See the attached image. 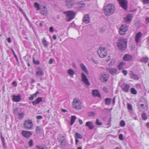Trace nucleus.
Here are the masks:
<instances>
[{"mask_svg": "<svg viewBox=\"0 0 149 149\" xmlns=\"http://www.w3.org/2000/svg\"><path fill=\"white\" fill-rule=\"evenodd\" d=\"M122 72L125 76H126L127 74V71L125 70H123Z\"/></svg>", "mask_w": 149, "mask_h": 149, "instance_id": "54", "label": "nucleus"}, {"mask_svg": "<svg viewBox=\"0 0 149 149\" xmlns=\"http://www.w3.org/2000/svg\"><path fill=\"white\" fill-rule=\"evenodd\" d=\"M80 66L81 69L84 71V72L86 73L87 74H88V70L86 67L83 64H80Z\"/></svg>", "mask_w": 149, "mask_h": 149, "instance_id": "27", "label": "nucleus"}, {"mask_svg": "<svg viewBox=\"0 0 149 149\" xmlns=\"http://www.w3.org/2000/svg\"><path fill=\"white\" fill-rule=\"evenodd\" d=\"M10 50L11 51V52H12L13 54L14 55V57L15 58L17 61H18V59L17 58V56L15 54V52L13 50V49L12 48H11L10 49Z\"/></svg>", "mask_w": 149, "mask_h": 149, "instance_id": "39", "label": "nucleus"}, {"mask_svg": "<svg viewBox=\"0 0 149 149\" xmlns=\"http://www.w3.org/2000/svg\"><path fill=\"white\" fill-rule=\"evenodd\" d=\"M146 126L147 128H149V122L146 124Z\"/></svg>", "mask_w": 149, "mask_h": 149, "instance_id": "64", "label": "nucleus"}, {"mask_svg": "<svg viewBox=\"0 0 149 149\" xmlns=\"http://www.w3.org/2000/svg\"><path fill=\"white\" fill-rule=\"evenodd\" d=\"M144 105L143 104H141L138 107L139 110L141 111H144L147 108V105L146 104L144 107Z\"/></svg>", "mask_w": 149, "mask_h": 149, "instance_id": "23", "label": "nucleus"}, {"mask_svg": "<svg viewBox=\"0 0 149 149\" xmlns=\"http://www.w3.org/2000/svg\"><path fill=\"white\" fill-rule=\"evenodd\" d=\"M132 57L131 55L129 54H126L124 56L123 58L125 61H132Z\"/></svg>", "mask_w": 149, "mask_h": 149, "instance_id": "16", "label": "nucleus"}, {"mask_svg": "<svg viewBox=\"0 0 149 149\" xmlns=\"http://www.w3.org/2000/svg\"><path fill=\"white\" fill-rule=\"evenodd\" d=\"M12 85H14L15 87H16L17 86V84L16 81H13L12 83Z\"/></svg>", "mask_w": 149, "mask_h": 149, "instance_id": "57", "label": "nucleus"}, {"mask_svg": "<svg viewBox=\"0 0 149 149\" xmlns=\"http://www.w3.org/2000/svg\"><path fill=\"white\" fill-rule=\"evenodd\" d=\"M92 94L94 97H98L100 98H101V95L99 93V91L97 90H93L92 91Z\"/></svg>", "mask_w": 149, "mask_h": 149, "instance_id": "19", "label": "nucleus"}, {"mask_svg": "<svg viewBox=\"0 0 149 149\" xmlns=\"http://www.w3.org/2000/svg\"><path fill=\"white\" fill-rule=\"evenodd\" d=\"M36 147L38 149H47V148L46 146H36Z\"/></svg>", "mask_w": 149, "mask_h": 149, "instance_id": "40", "label": "nucleus"}, {"mask_svg": "<svg viewBox=\"0 0 149 149\" xmlns=\"http://www.w3.org/2000/svg\"><path fill=\"white\" fill-rule=\"evenodd\" d=\"M120 125L121 127H124L125 125V123L123 120H121L120 122Z\"/></svg>", "mask_w": 149, "mask_h": 149, "instance_id": "44", "label": "nucleus"}, {"mask_svg": "<svg viewBox=\"0 0 149 149\" xmlns=\"http://www.w3.org/2000/svg\"><path fill=\"white\" fill-rule=\"evenodd\" d=\"M75 138L77 139H82L83 136L81 134L78 133V132H76L75 133Z\"/></svg>", "mask_w": 149, "mask_h": 149, "instance_id": "34", "label": "nucleus"}, {"mask_svg": "<svg viewBox=\"0 0 149 149\" xmlns=\"http://www.w3.org/2000/svg\"><path fill=\"white\" fill-rule=\"evenodd\" d=\"M82 105L81 103H73V108L76 110H79L81 108Z\"/></svg>", "mask_w": 149, "mask_h": 149, "instance_id": "17", "label": "nucleus"}, {"mask_svg": "<svg viewBox=\"0 0 149 149\" xmlns=\"http://www.w3.org/2000/svg\"><path fill=\"white\" fill-rule=\"evenodd\" d=\"M89 115L91 116H93L95 115V113L93 112H90Z\"/></svg>", "mask_w": 149, "mask_h": 149, "instance_id": "63", "label": "nucleus"}, {"mask_svg": "<svg viewBox=\"0 0 149 149\" xmlns=\"http://www.w3.org/2000/svg\"><path fill=\"white\" fill-rule=\"evenodd\" d=\"M95 124L97 125H102V122H101L100 120L98 119H97L96 121L95 122Z\"/></svg>", "mask_w": 149, "mask_h": 149, "instance_id": "43", "label": "nucleus"}, {"mask_svg": "<svg viewBox=\"0 0 149 149\" xmlns=\"http://www.w3.org/2000/svg\"><path fill=\"white\" fill-rule=\"evenodd\" d=\"M83 20L86 23L88 24L90 22V18L88 14L85 15L83 18Z\"/></svg>", "mask_w": 149, "mask_h": 149, "instance_id": "22", "label": "nucleus"}, {"mask_svg": "<svg viewBox=\"0 0 149 149\" xmlns=\"http://www.w3.org/2000/svg\"><path fill=\"white\" fill-rule=\"evenodd\" d=\"M65 2L66 6L69 8H72L75 4L74 0H65Z\"/></svg>", "mask_w": 149, "mask_h": 149, "instance_id": "9", "label": "nucleus"}, {"mask_svg": "<svg viewBox=\"0 0 149 149\" xmlns=\"http://www.w3.org/2000/svg\"><path fill=\"white\" fill-rule=\"evenodd\" d=\"M29 146L30 147H31L32 146H33V141L31 139L30 140V141L29 143Z\"/></svg>", "mask_w": 149, "mask_h": 149, "instance_id": "47", "label": "nucleus"}, {"mask_svg": "<svg viewBox=\"0 0 149 149\" xmlns=\"http://www.w3.org/2000/svg\"><path fill=\"white\" fill-rule=\"evenodd\" d=\"M33 62L34 64L37 65L39 64L40 63V62L39 61H36L34 59L33 60Z\"/></svg>", "mask_w": 149, "mask_h": 149, "instance_id": "52", "label": "nucleus"}, {"mask_svg": "<svg viewBox=\"0 0 149 149\" xmlns=\"http://www.w3.org/2000/svg\"><path fill=\"white\" fill-rule=\"evenodd\" d=\"M76 118V116H71V118L70 123L71 125H73Z\"/></svg>", "mask_w": 149, "mask_h": 149, "instance_id": "33", "label": "nucleus"}, {"mask_svg": "<svg viewBox=\"0 0 149 149\" xmlns=\"http://www.w3.org/2000/svg\"><path fill=\"white\" fill-rule=\"evenodd\" d=\"M16 103L15 104H13V106L14 107L13 108V111L14 113L15 114H18V118L19 119H21L23 118L24 116V113H18V108L17 107H14V106H16Z\"/></svg>", "mask_w": 149, "mask_h": 149, "instance_id": "7", "label": "nucleus"}, {"mask_svg": "<svg viewBox=\"0 0 149 149\" xmlns=\"http://www.w3.org/2000/svg\"><path fill=\"white\" fill-rule=\"evenodd\" d=\"M120 6L125 10L127 8V0H118Z\"/></svg>", "mask_w": 149, "mask_h": 149, "instance_id": "8", "label": "nucleus"}, {"mask_svg": "<svg viewBox=\"0 0 149 149\" xmlns=\"http://www.w3.org/2000/svg\"><path fill=\"white\" fill-rule=\"evenodd\" d=\"M40 12L43 15H46L47 13V9L45 6L42 7L41 10Z\"/></svg>", "mask_w": 149, "mask_h": 149, "instance_id": "26", "label": "nucleus"}, {"mask_svg": "<svg viewBox=\"0 0 149 149\" xmlns=\"http://www.w3.org/2000/svg\"><path fill=\"white\" fill-rule=\"evenodd\" d=\"M13 101L15 102H19L20 101L21 97L20 95H13L12 98Z\"/></svg>", "mask_w": 149, "mask_h": 149, "instance_id": "20", "label": "nucleus"}, {"mask_svg": "<svg viewBox=\"0 0 149 149\" xmlns=\"http://www.w3.org/2000/svg\"><path fill=\"white\" fill-rule=\"evenodd\" d=\"M42 128L40 126H37L36 128V131L37 133H39L41 131Z\"/></svg>", "mask_w": 149, "mask_h": 149, "instance_id": "36", "label": "nucleus"}, {"mask_svg": "<svg viewBox=\"0 0 149 149\" xmlns=\"http://www.w3.org/2000/svg\"><path fill=\"white\" fill-rule=\"evenodd\" d=\"M7 40L8 42L9 43H11V38L10 37L8 38L7 39Z\"/></svg>", "mask_w": 149, "mask_h": 149, "instance_id": "59", "label": "nucleus"}, {"mask_svg": "<svg viewBox=\"0 0 149 149\" xmlns=\"http://www.w3.org/2000/svg\"><path fill=\"white\" fill-rule=\"evenodd\" d=\"M58 139L59 140H63V139L64 140V136L62 134H59L58 136Z\"/></svg>", "mask_w": 149, "mask_h": 149, "instance_id": "41", "label": "nucleus"}, {"mask_svg": "<svg viewBox=\"0 0 149 149\" xmlns=\"http://www.w3.org/2000/svg\"><path fill=\"white\" fill-rule=\"evenodd\" d=\"M86 126L88 127L90 130H92L94 128V126L92 122L88 121L86 122Z\"/></svg>", "mask_w": 149, "mask_h": 149, "instance_id": "18", "label": "nucleus"}, {"mask_svg": "<svg viewBox=\"0 0 149 149\" xmlns=\"http://www.w3.org/2000/svg\"><path fill=\"white\" fill-rule=\"evenodd\" d=\"M36 96L34 95V94L32 95L31 97H29V100H32L33 99L34 97Z\"/></svg>", "mask_w": 149, "mask_h": 149, "instance_id": "53", "label": "nucleus"}, {"mask_svg": "<svg viewBox=\"0 0 149 149\" xmlns=\"http://www.w3.org/2000/svg\"><path fill=\"white\" fill-rule=\"evenodd\" d=\"M119 138L120 140H123V135L122 134H120L119 135Z\"/></svg>", "mask_w": 149, "mask_h": 149, "instance_id": "56", "label": "nucleus"}, {"mask_svg": "<svg viewBox=\"0 0 149 149\" xmlns=\"http://www.w3.org/2000/svg\"><path fill=\"white\" fill-rule=\"evenodd\" d=\"M149 60V58L148 57H143L141 58L140 61L144 63H147Z\"/></svg>", "mask_w": 149, "mask_h": 149, "instance_id": "25", "label": "nucleus"}, {"mask_svg": "<svg viewBox=\"0 0 149 149\" xmlns=\"http://www.w3.org/2000/svg\"><path fill=\"white\" fill-rule=\"evenodd\" d=\"M80 102V101L79 99L78 98H75L73 99L72 102Z\"/></svg>", "mask_w": 149, "mask_h": 149, "instance_id": "50", "label": "nucleus"}, {"mask_svg": "<svg viewBox=\"0 0 149 149\" xmlns=\"http://www.w3.org/2000/svg\"><path fill=\"white\" fill-rule=\"evenodd\" d=\"M99 56L102 58L106 56L107 55V50L102 47H100L98 49L97 52Z\"/></svg>", "mask_w": 149, "mask_h": 149, "instance_id": "5", "label": "nucleus"}, {"mask_svg": "<svg viewBox=\"0 0 149 149\" xmlns=\"http://www.w3.org/2000/svg\"><path fill=\"white\" fill-rule=\"evenodd\" d=\"M42 100V97H38L36 100L35 102L32 101V102H40Z\"/></svg>", "mask_w": 149, "mask_h": 149, "instance_id": "42", "label": "nucleus"}, {"mask_svg": "<svg viewBox=\"0 0 149 149\" xmlns=\"http://www.w3.org/2000/svg\"><path fill=\"white\" fill-rule=\"evenodd\" d=\"M111 99L110 98H107L105 99V102H111Z\"/></svg>", "mask_w": 149, "mask_h": 149, "instance_id": "49", "label": "nucleus"}, {"mask_svg": "<svg viewBox=\"0 0 149 149\" xmlns=\"http://www.w3.org/2000/svg\"><path fill=\"white\" fill-rule=\"evenodd\" d=\"M142 117L144 120H146L147 118V116L145 113H143L142 114Z\"/></svg>", "mask_w": 149, "mask_h": 149, "instance_id": "37", "label": "nucleus"}, {"mask_svg": "<svg viewBox=\"0 0 149 149\" xmlns=\"http://www.w3.org/2000/svg\"><path fill=\"white\" fill-rule=\"evenodd\" d=\"M53 61L52 59V58L50 59L49 61V63L50 64H51L53 63Z\"/></svg>", "mask_w": 149, "mask_h": 149, "instance_id": "60", "label": "nucleus"}, {"mask_svg": "<svg viewBox=\"0 0 149 149\" xmlns=\"http://www.w3.org/2000/svg\"><path fill=\"white\" fill-rule=\"evenodd\" d=\"M53 30H54V29L51 26L49 28V30L50 32H53Z\"/></svg>", "mask_w": 149, "mask_h": 149, "instance_id": "58", "label": "nucleus"}, {"mask_svg": "<svg viewBox=\"0 0 149 149\" xmlns=\"http://www.w3.org/2000/svg\"><path fill=\"white\" fill-rule=\"evenodd\" d=\"M66 142L63 139L61 140V147L62 148H64L66 146Z\"/></svg>", "mask_w": 149, "mask_h": 149, "instance_id": "32", "label": "nucleus"}, {"mask_svg": "<svg viewBox=\"0 0 149 149\" xmlns=\"http://www.w3.org/2000/svg\"><path fill=\"white\" fill-rule=\"evenodd\" d=\"M125 63L123 62H121L118 65V67L119 69L120 70L123 68V66L125 65Z\"/></svg>", "mask_w": 149, "mask_h": 149, "instance_id": "31", "label": "nucleus"}, {"mask_svg": "<svg viewBox=\"0 0 149 149\" xmlns=\"http://www.w3.org/2000/svg\"><path fill=\"white\" fill-rule=\"evenodd\" d=\"M91 60L95 64H97L99 63L97 60L94 58H92Z\"/></svg>", "mask_w": 149, "mask_h": 149, "instance_id": "45", "label": "nucleus"}, {"mask_svg": "<svg viewBox=\"0 0 149 149\" xmlns=\"http://www.w3.org/2000/svg\"><path fill=\"white\" fill-rule=\"evenodd\" d=\"M34 6L36 8L37 10H39L41 9L39 4L37 2H35L34 3Z\"/></svg>", "mask_w": 149, "mask_h": 149, "instance_id": "35", "label": "nucleus"}, {"mask_svg": "<svg viewBox=\"0 0 149 149\" xmlns=\"http://www.w3.org/2000/svg\"><path fill=\"white\" fill-rule=\"evenodd\" d=\"M81 80L87 86H89L90 84L86 76L83 73H81Z\"/></svg>", "mask_w": 149, "mask_h": 149, "instance_id": "10", "label": "nucleus"}, {"mask_svg": "<svg viewBox=\"0 0 149 149\" xmlns=\"http://www.w3.org/2000/svg\"><path fill=\"white\" fill-rule=\"evenodd\" d=\"M24 126L26 129L30 130L32 129L33 126V125L32 121L31 120H28L24 121Z\"/></svg>", "mask_w": 149, "mask_h": 149, "instance_id": "6", "label": "nucleus"}, {"mask_svg": "<svg viewBox=\"0 0 149 149\" xmlns=\"http://www.w3.org/2000/svg\"><path fill=\"white\" fill-rule=\"evenodd\" d=\"M67 72L70 76H73L75 73L74 71L71 69L68 70Z\"/></svg>", "mask_w": 149, "mask_h": 149, "instance_id": "29", "label": "nucleus"}, {"mask_svg": "<svg viewBox=\"0 0 149 149\" xmlns=\"http://www.w3.org/2000/svg\"><path fill=\"white\" fill-rule=\"evenodd\" d=\"M64 14L65 15L67 19V21L69 22L74 18L76 13L73 11L69 10L64 11L63 12Z\"/></svg>", "mask_w": 149, "mask_h": 149, "instance_id": "3", "label": "nucleus"}, {"mask_svg": "<svg viewBox=\"0 0 149 149\" xmlns=\"http://www.w3.org/2000/svg\"><path fill=\"white\" fill-rule=\"evenodd\" d=\"M130 77L135 80H138L139 79L138 76L134 74L132 71H131L130 72Z\"/></svg>", "mask_w": 149, "mask_h": 149, "instance_id": "24", "label": "nucleus"}, {"mask_svg": "<svg viewBox=\"0 0 149 149\" xmlns=\"http://www.w3.org/2000/svg\"><path fill=\"white\" fill-rule=\"evenodd\" d=\"M130 87L129 85L125 83H123L121 86L122 90L125 92H128Z\"/></svg>", "mask_w": 149, "mask_h": 149, "instance_id": "14", "label": "nucleus"}, {"mask_svg": "<svg viewBox=\"0 0 149 149\" xmlns=\"http://www.w3.org/2000/svg\"><path fill=\"white\" fill-rule=\"evenodd\" d=\"M42 43L45 47H47L49 43L47 42L45 38H44L42 40Z\"/></svg>", "mask_w": 149, "mask_h": 149, "instance_id": "28", "label": "nucleus"}, {"mask_svg": "<svg viewBox=\"0 0 149 149\" xmlns=\"http://www.w3.org/2000/svg\"><path fill=\"white\" fill-rule=\"evenodd\" d=\"M144 4H148L149 3V0H142Z\"/></svg>", "mask_w": 149, "mask_h": 149, "instance_id": "51", "label": "nucleus"}, {"mask_svg": "<svg viewBox=\"0 0 149 149\" xmlns=\"http://www.w3.org/2000/svg\"><path fill=\"white\" fill-rule=\"evenodd\" d=\"M131 92L133 94H136L137 93V91L136 89L134 88H132L131 89Z\"/></svg>", "mask_w": 149, "mask_h": 149, "instance_id": "38", "label": "nucleus"}, {"mask_svg": "<svg viewBox=\"0 0 149 149\" xmlns=\"http://www.w3.org/2000/svg\"><path fill=\"white\" fill-rule=\"evenodd\" d=\"M132 15L130 14H129L127 16L124 18L125 22L127 23H129L131 20Z\"/></svg>", "mask_w": 149, "mask_h": 149, "instance_id": "21", "label": "nucleus"}, {"mask_svg": "<svg viewBox=\"0 0 149 149\" xmlns=\"http://www.w3.org/2000/svg\"><path fill=\"white\" fill-rule=\"evenodd\" d=\"M146 23H149V17H147L146 19Z\"/></svg>", "mask_w": 149, "mask_h": 149, "instance_id": "62", "label": "nucleus"}, {"mask_svg": "<svg viewBox=\"0 0 149 149\" xmlns=\"http://www.w3.org/2000/svg\"><path fill=\"white\" fill-rule=\"evenodd\" d=\"M2 146H3V147L5 149H6V145L5 143V142L2 143Z\"/></svg>", "mask_w": 149, "mask_h": 149, "instance_id": "61", "label": "nucleus"}, {"mask_svg": "<svg viewBox=\"0 0 149 149\" xmlns=\"http://www.w3.org/2000/svg\"><path fill=\"white\" fill-rule=\"evenodd\" d=\"M127 43V39L124 38H121L117 40L116 45L118 49L121 51H123L126 48Z\"/></svg>", "mask_w": 149, "mask_h": 149, "instance_id": "1", "label": "nucleus"}, {"mask_svg": "<svg viewBox=\"0 0 149 149\" xmlns=\"http://www.w3.org/2000/svg\"><path fill=\"white\" fill-rule=\"evenodd\" d=\"M44 74L42 70L36 71V75L37 76H43Z\"/></svg>", "mask_w": 149, "mask_h": 149, "instance_id": "30", "label": "nucleus"}, {"mask_svg": "<svg viewBox=\"0 0 149 149\" xmlns=\"http://www.w3.org/2000/svg\"><path fill=\"white\" fill-rule=\"evenodd\" d=\"M42 116H40V115L36 117V118L38 120L41 119H42Z\"/></svg>", "mask_w": 149, "mask_h": 149, "instance_id": "55", "label": "nucleus"}, {"mask_svg": "<svg viewBox=\"0 0 149 149\" xmlns=\"http://www.w3.org/2000/svg\"><path fill=\"white\" fill-rule=\"evenodd\" d=\"M32 133L31 131L22 130V135L25 138H29L32 135Z\"/></svg>", "mask_w": 149, "mask_h": 149, "instance_id": "11", "label": "nucleus"}, {"mask_svg": "<svg viewBox=\"0 0 149 149\" xmlns=\"http://www.w3.org/2000/svg\"><path fill=\"white\" fill-rule=\"evenodd\" d=\"M127 107L128 109L129 110H130V111H132V105L131 104H130L129 103H128L127 104Z\"/></svg>", "mask_w": 149, "mask_h": 149, "instance_id": "46", "label": "nucleus"}, {"mask_svg": "<svg viewBox=\"0 0 149 149\" xmlns=\"http://www.w3.org/2000/svg\"><path fill=\"white\" fill-rule=\"evenodd\" d=\"M107 71L112 75L116 74L117 72L118 69L116 68H107Z\"/></svg>", "mask_w": 149, "mask_h": 149, "instance_id": "15", "label": "nucleus"}, {"mask_svg": "<svg viewBox=\"0 0 149 149\" xmlns=\"http://www.w3.org/2000/svg\"><path fill=\"white\" fill-rule=\"evenodd\" d=\"M100 80L102 82H104L107 81L109 78V76L106 74H101L100 77Z\"/></svg>", "mask_w": 149, "mask_h": 149, "instance_id": "13", "label": "nucleus"}, {"mask_svg": "<svg viewBox=\"0 0 149 149\" xmlns=\"http://www.w3.org/2000/svg\"><path fill=\"white\" fill-rule=\"evenodd\" d=\"M142 36V33L141 32H138L136 35L135 41L136 43L139 42L141 41V38Z\"/></svg>", "mask_w": 149, "mask_h": 149, "instance_id": "12", "label": "nucleus"}, {"mask_svg": "<svg viewBox=\"0 0 149 149\" xmlns=\"http://www.w3.org/2000/svg\"><path fill=\"white\" fill-rule=\"evenodd\" d=\"M129 26L126 24H122L119 28V32L121 35L125 34L128 29Z\"/></svg>", "mask_w": 149, "mask_h": 149, "instance_id": "4", "label": "nucleus"}, {"mask_svg": "<svg viewBox=\"0 0 149 149\" xmlns=\"http://www.w3.org/2000/svg\"><path fill=\"white\" fill-rule=\"evenodd\" d=\"M140 101L141 102H146V99L143 97H141L140 98Z\"/></svg>", "mask_w": 149, "mask_h": 149, "instance_id": "48", "label": "nucleus"}, {"mask_svg": "<svg viewBox=\"0 0 149 149\" xmlns=\"http://www.w3.org/2000/svg\"><path fill=\"white\" fill-rule=\"evenodd\" d=\"M115 9V7L112 4L107 5L104 7V13L107 15H109L112 14Z\"/></svg>", "mask_w": 149, "mask_h": 149, "instance_id": "2", "label": "nucleus"}]
</instances>
